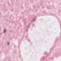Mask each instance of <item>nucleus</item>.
<instances>
[{
  "label": "nucleus",
  "mask_w": 61,
  "mask_h": 61,
  "mask_svg": "<svg viewBox=\"0 0 61 61\" xmlns=\"http://www.w3.org/2000/svg\"><path fill=\"white\" fill-rule=\"evenodd\" d=\"M9 43H8V45H9Z\"/></svg>",
  "instance_id": "nucleus-2"
},
{
  "label": "nucleus",
  "mask_w": 61,
  "mask_h": 61,
  "mask_svg": "<svg viewBox=\"0 0 61 61\" xmlns=\"http://www.w3.org/2000/svg\"><path fill=\"white\" fill-rule=\"evenodd\" d=\"M6 31V30H4V32H5V31Z\"/></svg>",
  "instance_id": "nucleus-1"
}]
</instances>
